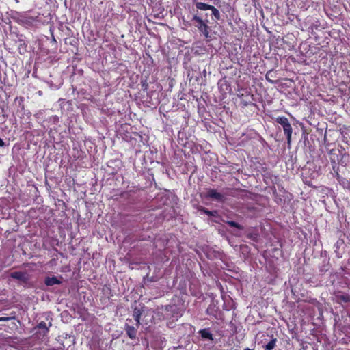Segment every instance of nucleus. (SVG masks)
<instances>
[{
    "label": "nucleus",
    "instance_id": "5",
    "mask_svg": "<svg viewBox=\"0 0 350 350\" xmlns=\"http://www.w3.org/2000/svg\"><path fill=\"white\" fill-rule=\"evenodd\" d=\"M283 130L284 132V134L286 136L288 144L291 143V135H292V127L290 123H288L286 125H284Z\"/></svg>",
    "mask_w": 350,
    "mask_h": 350
},
{
    "label": "nucleus",
    "instance_id": "4",
    "mask_svg": "<svg viewBox=\"0 0 350 350\" xmlns=\"http://www.w3.org/2000/svg\"><path fill=\"white\" fill-rule=\"evenodd\" d=\"M11 277L14 279L27 282L29 280V275L26 272L14 271L11 273Z\"/></svg>",
    "mask_w": 350,
    "mask_h": 350
},
{
    "label": "nucleus",
    "instance_id": "2",
    "mask_svg": "<svg viewBox=\"0 0 350 350\" xmlns=\"http://www.w3.org/2000/svg\"><path fill=\"white\" fill-rule=\"evenodd\" d=\"M18 21L22 25H31L36 21V17L29 16L27 12H24L19 15Z\"/></svg>",
    "mask_w": 350,
    "mask_h": 350
},
{
    "label": "nucleus",
    "instance_id": "11",
    "mask_svg": "<svg viewBox=\"0 0 350 350\" xmlns=\"http://www.w3.org/2000/svg\"><path fill=\"white\" fill-rule=\"evenodd\" d=\"M276 338H273L270 340L266 345L265 350H273L276 345Z\"/></svg>",
    "mask_w": 350,
    "mask_h": 350
},
{
    "label": "nucleus",
    "instance_id": "9",
    "mask_svg": "<svg viewBox=\"0 0 350 350\" xmlns=\"http://www.w3.org/2000/svg\"><path fill=\"white\" fill-rule=\"evenodd\" d=\"M275 121L277 123L282 126V127L284 126V125H286L289 123L288 118L284 116L277 117Z\"/></svg>",
    "mask_w": 350,
    "mask_h": 350
},
{
    "label": "nucleus",
    "instance_id": "15",
    "mask_svg": "<svg viewBox=\"0 0 350 350\" xmlns=\"http://www.w3.org/2000/svg\"><path fill=\"white\" fill-rule=\"evenodd\" d=\"M204 212L206 213L208 215H213V214L209 211L204 210Z\"/></svg>",
    "mask_w": 350,
    "mask_h": 350
},
{
    "label": "nucleus",
    "instance_id": "13",
    "mask_svg": "<svg viewBox=\"0 0 350 350\" xmlns=\"http://www.w3.org/2000/svg\"><path fill=\"white\" fill-rule=\"evenodd\" d=\"M211 10L212 11L213 15L217 18L219 19L220 18V14L219 10L215 8L214 6H212L211 8Z\"/></svg>",
    "mask_w": 350,
    "mask_h": 350
},
{
    "label": "nucleus",
    "instance_id": "3",
    "mask_svg": "<svg viewBox=\"0 0 350 350\" xmlns=\"http://www.w3.org/2000/svg\"><path fill=\"white\" fill-rule=\"evenodd\" d=\"M206 196L219 202H222L225 200V196L215 189H208L206 193Z\"/></svg>",
    "mask_w": 350,
    "mask_h": 350
},
{
    "label": "nucleus",
    "instance_id": "18",
    "mask_svg": "<svg viewBox=\"0 0 350 350\" xmlns=\"http://www.w3.org/2000/svg\"><path fill=\"white\" fill-rule=\"evenodd\" d=\"M5 145L3 140L0 138V146H3Z\"/></svg>",
    "mask_w": 350,
    "mask_h": 350
},
{
    "label": "nucleus",
    "instance_id": "16",
    "mask_svg": "<svg viewBox=\"0 0 350 350\" xmlns=\"http://www.w3.org/2000/svg\"><path fill=\"white\" fill-rule=\"evenodd\" d=\"M229 224H230V225L231 226H234V227H237V224L234 221H230Z\"/></svg>",
    "mask_w": 350,
    "mask_h": 350
},
{
    "label": "nucleus",
    "instance_id": "6",
    "mask_svg": "<svg viewBox=\"0 0 350 350\" xmlns=\"http://www.w3.org/2000/svg\"><path fill=\"white\" fill-rule=\"evenodd\" d=\"M44 283L47 286H53L61 284V281L57 277L53 276L46 278Z\"/></svg>",
    "mask_w": 350,
    "mask_h": 350
},
{
    "label": "nucleus",
    "instance_id": "20",
    "mask_svg": "<svg viewBox=\"0 0 350 350\" xmlns=\"http://www.w3.org/2000/svg\"><path fill=\"white\" fill-rule=\"evenodd\" d=\"M244 350H251V349H250L247 348V349H244Z\"/></svg>",
    "mask_w": 350,
    "mask_h": 350
},
{
    "label": "nucleus",
    "instance_id": "19",
    "mask_svg": "<svg viewBox=\"0 0 350 350\" xmlns=\"http://www.w3.org/2000/svg\"><path fill=\"white\" fill-rule=\"evenodd\" d=\"M270 72H268L267 75H266V79H268V76L269 75Z\"/></svg>",
    "mask_w": 350,
    "mask_h": 350
},
{
    "label": "nucleus",
    "instance_id": "10",
    "mask_svg": "<svg viewBox=\"0 0 350 350\" xmlns=\"http://www.w3.org/2000/svg\"><path fill=\"white\" fill-rule=\"evenodd\" d=\"M200 333L203 338L213 340L212 334L208 329L200 330Z\"/></svg>",
    "mask_w": 350,
    "mask_h": 350
},
{
    "label": "nucleus",
    "instance_id": "17",
    "mask_svg": "<svg viewBox=\"0 0 350 350\" xmlns=\"http://www.w3.org/2000/svg\"><path fill=\"white\" fill-rule=\"evenodd\" d=\"M46 323L44 322H42L39 324L40 327H45Z\"/></svg>",
    "mask_w": 350,
    "mask_h": 350
},
{
    "label": "nucleus",
    "instance_id": "1",
    "mask_svg": "<svg viewBox=\"0 0 350 350\" xmlns=\"http://www.w3.org/2000/svg\"><path fill=\"white\" fill-rule=\"evenodd\" d=\"M192 21L195 23V26L198 28L200 32L208 40H210L211 36L209 33L210 27L207 25V21H203L200 17L195 15L193 16Z\"/></svg>",
    "mask_w": 350,
    "mask_h": 350
},
{
    "label": "nucleus",
    "instance_id": "14",
    "mask_svg": "<svg viewBox=\"0 0 350 350\" xmlns=\"http://www.w3.org/2000/svg\"><path fill=\"white\" fill-rule=\"evenodd\" d=\"M12 319H13V317H0V321H8Z\"/></svg>",
    "mask_w": 350,
    "mask_h": 350
},
{
    "label": "nucleus",
    "instance_id": "8",
    "mask_svg": "<svg viewBox=\"0 0 350 350\" xmlns=\"http://www.w3.org/2000/svg\"><path fill=\"white\" fill-rule=\"evenodd\" d=\"M196 6L200 10H208L212 8V5L201 2L196 3Z\"/></svg>",
    "mask_w": 350,
    "mask_h": 350
},
{
    "label": "nucleus",
    "instance_id": "12",
    "mask_svg": "<svg viewBox=\"0 0 350 350\" xmlns=\"http://www.w3.org/2000/svg\"><path fill=\"white\" fill-rule=\"evenodd\" d=\"M140 316L141 313L139 310H135L133 313V317L135 321H136L137 325L139 326L140 324Z\"/></svg>",
    "mask_w": 350,
    "mask_h": 350
},
{
    "label": "nucleus",
    "instance_id": "7",
    "mask_svg": "<svg viewBox=\"0 0 350 350\" xmlns=\"http://www.w3.org/2000/svg\"><path fill=\"white\" fill-rule=\"evenodd\" d=\"M126 334L131 339H135L136 337L137 330L133 326L126 325L125 328Z\"/></svg>",
    "mask_w": 350,
    "mask_h": 350
}]
</instances>
